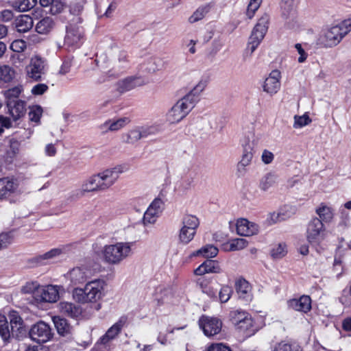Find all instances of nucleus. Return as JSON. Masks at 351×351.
<instances>
[{"mask_svg":"<svg viewBox=\"0 0 351 351\" xmlns=\"http://www.w3.org/2000/svg\"><path fill=\"white\" fill-rule=\"evenodd\" d=\"M23 91V87L21 84L4 90L3 94L5 99L6 104L19 101V97Z\"/></svg>","mask_w":351,"mask_h":351,"instance_id":"473e14b6","label":"nucleus"},{"mask_svg":"<svg viewBox=\"0 0 351 351\" xmlns=\"http://www.w3.org/2000/svg\"><path fill=\"white\" fill-rule=\"evenodd\" d=\"M12 243V237L8 233L0 234V250L7 247Z\"/></svg>","mask_w":351,"mask_h":351,"instance_id":"774afa93","label":"nucleus"},{"mask_svg":"<svg viewBox=\"0 0 351 351\" xmlns=\"http://www.w3.org/2000/svg\"><path fill=\"white\" fill-rule=\"evenodd\" d=\"M164 205L165 203L160 198L154 199L144 213L142 220L143 226L154 224L161 215Z\"/></svg>","mask_w":351,"mask_h":351,"instance_id":"f8f14e48","label":"nucleus"},{"mask_svg":"<svg viewBox=\"0 0 351 351\" xmlns=\"http://www.w3.org/2000/svg\"><path fill=\"white\" fill-rule=\"evenodd\" d=\"M182 328H168L166 333L162 332H159L157 337V341L162 345H167L169 343L167 335L173 333L175 330H180Z\"/></svg>","mask_w":351,"mask_h":351,"instance_id":"052dcab7","label":"nucleus"},{"mask_svg":"<svg viewBox=\"0 0 351 351\" xmlns=\"http://www.w3.org/2000/svg\"><path fill=\"white\" fill-rule=\"evenodd\" d=\"M48 88V86L45 84H38L32 87L31 93L34 95H42Z\"/></svg>","mask_w":351,"mask_h":351,"instance_id":"0e129e2a","label":"nucleus"},{"mask_svg":"<svg viewBox=\"0 0 351 351\" xmlns=\"http://www.w3.org/2000/svg\"><path fill=\"white\" fill-rule=\"evenodd\" d=\"M199 326L206 336L213 337L220 332L222 322L217 317L202 316L199 319Z\"/></svg>","mask_w":351,"mask_h":351,"instance_id":"ddd939ff","label":"nucleus"},{"mask_svg":"<svg viewBox=\"0 0 351 351\" xmlns=\"http://www.w3.org/2000/svg\"><path fill=\"white\" fill-rule=\"evenodd\" d=\"M125 171L122 165L106 169L86 178L82 184L84 192L104 191L111 187L118 180L120 174Z\"/></svg>","mask_w":351,"mask_h":351,"instance_id":"f257e3e1","label":"nucleus"},{"mask_svg":"<svg viewBox=\"0 0 351 351\" xmlns=\"http://www.w3.org/2000/svg\"><path fill=\"white\" fill-rule=\"evenodd\" d=\"M228 245L230 251H237L245 248L247 241L245 239L237 238L230 241Z\"/></svg>","mask_w":351,"mask_h":351,"instance_id":"864d4df0","label":"nucleus"},{"mask_svg":"<svg viewBox=\"0 0 351 351\" xmlns=\"http://www.w3.org/2000/svg\"><path fill=\"white\" fill-rule=\"evenodd\" d=\"M262 0H250L247 8L246 15L248 19H251L254 17L255 12L259 8Z\"/></svg>","mask_w":351,"mask_h":351,"instance_id":"bf43d9fd","label":"nucleus"},{"mask_svg":"<svg viewBox=\"0 0 351 351\" xmlns=\"http://www.w3.org/2000/svg\"><path fill=\"white\" fill-rule=\"evenodd\" d=\"M23 192L20 182L14 178H0V198H8Z\"/></svg>","mask_w":351,"mask_h":351,"instance_id":"9b49d317","label":"nucleus"},{"mask_svg":"<svg viewBox=\"0 0 351 351\" xmlns=\"http://www.w3.org/2000/svg\"><path fill=\"white\" fill-rule=\"evenodd\" d=\"M10 114L14 121L20 119L26 110V103L23 100L14 101L7 104Z\"/></svg>","mask_w":351,"mask_h":351,"instance_id":"cd10ccee","label":"nucleus"},{"mask_svg":"<svg viewBox=\"0 0 351 351\" xmlns=\"http://www.w3.org/2000/svg\"><path fill=\"white\" fill-rule=\"evenodd\" d=\"M40 285L37 281L27 282L25 285L21 287V292L25 294H32L36 300V292L40 289Z\"/></svg>","mask_w":351,"mask_h":351,"instance_id":"09e8293b","label":"nucleus"},{"mask_svg":"<svg viewBox=\"0 0 351 351\" xmlns=\"http://www.w3.org/2000/svg\"><path fill=\"white\" fill-rule=\"evenodd\" d=\"M252 158V148L250 145L245 146L244 147L241 159L237 166V174L238 176H243L245 174L247 171L246 167L251 164Z\"/></svg>","mask_w":351,"mask_h":351,"instance_id":"b1692460","label":"nucleus"},{"mask_svg":"<svg viewBox=\"0 0 351 351\" xmlns=\"http://www.w3.org/2000/svg\"><path fill=\"white\" fill-rule=\"evenodd\" d=\"M199 226V219L193 215H186L183 217L182 220V226L186 228H191V230L197 231Z\"/></svg>","mask_w":351,"mask_h":351,"instance_id":"c03bdc74","label":"nucleus"},{"mask_svg":"<svg viewBox=\"0 0 351 351\" xmlns=\"http://www.w3.org/2000/svg\"><path fill=\"white\" fill-rule=\"evenodd\" d=\"M33 25V19L29 15H21L15 20V27L16 31L20 33L29 32Z\"/></svg>","mask_w":351,"mask_h":351,"instance_id":"c85d7f7f","label":"nucleus"},{"mask_svg":"<svg viewBox=\"0 0 351 351\" xmlns=\"http://www.w3.org/2000/svg\"><path fill=\"white\" fill-rule=\"evenodd\" d=\"M248 315L246 311L238 309L231 311L230 316L232 323L238 328Z\"/></svg>","mask_w":351,"mask_h":351,"instance_id":"de8ad7c7","label":"nucleus"},{"mask_svg":"<svg viewBox=\"0 0 351 351\" xmlns=\"http://www.w3.org/2000/svg\"><path fill=\"white\" fill-rule=\"evenodd\" d=\"M60 312L72 318H77L82 314V308L77 304L69 302H61L58 304Z\"/></svg>","mask_w":351,"mask_h":351,"instance_id":"a878e982","label":"nucleus"},{"mask_svg":"<svg viewBox=\"0 0 351 351\" xmlns=\"http://www.w3.org/2000/svg\"><path fill=\"white\" fill-rule=\"evenodd\" d=\"M62 253L60 248H53L47 252L38 255L34 258V261L38 264L44 265L49 261L59 256Z\"/></svg>","mask_w":351,"mask_h":351,"instance_id":"e433bc0d","label":"nucleus"},{"mask_svg":"<svg viewBox=\"0 0 351 351\" xmlns=\"http://www.w3.org/2000/svg\"><path fill=\"white\" fill-rule=\"evenodd\" d=\"M289 309L306 313L311 309V298L310 296L303 295L298 298H292L287 302Z\"/></svg>","mask_w":351,"mask_h":351,"instance_id":"6ab92c4d","label":"nucleus"},{"mask_svg":"<svg viewBox=\"0 0 351 351\" xmlns=\"http://www.w3.org/2000/svg\"><path fill=\"white\" fill-rule=\"evenodd\" d=\"M315 213L324 224L330 223L335 215L334 210L324 203H322L316 208Z\"/></svg>","mask_w":351,"mask_h":351,"instance_id":"bb28decb","label":"nucleus"},{"mask_svg":"<svg viewBox=\"0 0 351 351\" xmlns=\"http://www.w3.org/2000/svg\"><path fill=\"white\" fill-rule=\"evenodd\" d=\"M207 274H219L221 269L219 263L213 260H207L202 263Z\"/></svg>","mask_w":351,"mask_h":351,"instance_id":"603ef678","label":"nucleus"},{"mask_svg":"<svg viewBox=\"0 0 351 351\" xmlns=\"http://www.w3.org/2000/svg\"><path fill=\"white\" fill-rule=\"evenodd\" d=\"M59 289L57 285L40 286L36 293V300L43 302L53 303L59 299Z\"/></svg>","mask_w":351,"mask_h":351,"instance_id":"dca6fc26","label":"nucleus"},{"mask_svg":"<svg viewBox=\"0 0 351 351\" xmlns=\"http://www.w3.org/2000/svg\"><path fill=\"white\" fill-rule=\"evenodd\" d=\"M258 231V226L245 219H240L237 222V232L241 236L250 237L256 234Z\"/></svg>","mask_w":351,"mask_h":351,"instance_id":"4be33fe9","label":"nucleus"},{"mask_svg":"<svg viewBox=\"0 0 351 351\" xmlns=\"http://www.w3.org/2000/svg\"><path fill=\"white\" fill-rule=\"evenodd\" d=\"M29 335L32 341L40 344L49 341L52 338L53 333L49 324L40 321L32 326Z\"/></svg>","mask_w":351,"mask_h":351,"instance_id":"1a4fd4ad","label":"nucleus"},{"mask_svg":"<svg viewBox=\"0 0 351 351\" xmlns=\"http://www.w3.org/2000/svg\"><path fill=\"white\" fill-rule=\"evenodd\" d=\"M81 23V18L77 17L75 21H73L66 27L64 46L69 51L80 47L85 40L84 28L78 24Z\"/></svg>","mask_w":351,"mask_h":351,"instance_id":"39448f33","label":"nucleus"},{"mask_svg":"<svg viewBox=\"0 0 351 351\" xmlns=\"http://www.w3.org/2000/svg\"><path fill=\"white\" fill-rule=\"evenodd\" d=\"M208 81L207 79H200L195 86L184 97L195 106L196 104L199 100L200 95L208 86Z\"/></svg>","mask_w":351,"mask_h":351,"instance_id":"aec40b11","label":"nucleus"},{"mask_svg":"<svg viewBox=\"0 0 351 351\" xmlns=\"http://www.w3.org/2000/svg\"><path fill=\"white\" fill-rule=\"evenodd\" d=\"M75 64V60L73 56H67L64 57L62 60V64L57 72V75L59 76H66L72 71Z\"/></svg>","mask_w":351,"mask_h":351,"instance_id":"7c9ffc66","label":"nucleus"},{"mask_svg":"<svg viewBox=\"0 0 351 351\" xmlns=\"http://www.w3.org/2000/svg\"><path fill=\"white\" fill-rule=\"evenodd\" d=\"M143 138L138 126L134 127L127 133L123 134V141L130 144L136 143L140 139Z\"/></svg>","mask_w":351,"mask_h":351,"instance_id":"37998d69","label":"nucleus"},{"mask_svg":"<svg viewBox=\"0 0 351 351\" xmlns=\"http://www.w3.org/2000/svg\"><path fill=\"white\" fill-rule=\"evenodd\" d=\"M15 70L7 64L0 65V83H10L15 77Z\"/></svg>","mask_w":351,"mask_h":351,"instance_id":"c9c22d12","label":"nucleus"},{"mask_svg":"<svg viewBox=\"0 0 351 351\" xmlns=\"http://www.w3.org/2000/svg\"><path fill=\"white\" fill-rule=\"evenodd\" d=\"M287 253V245L284 243L275 245L271 250L270 254L274 259H281Z\"/></svg>","mask_w":351,"mask_h":351,"instance_id":"a18cd8bd","label":"nucleus"},{"mask_svg":"<svg viewBox=\"0 0 351 351\" xmlns=\"http://www.w3.org/2000/svg\"><path fill=\"white\" fill-rule=\"evenodd\" d=\"M127 322V318L121 317L116 323H114L106 332L99 339L96 344L93 351H98L99 348L101 346H106L110 341L115 339L121 331Z\"/></svg>","mask_w":351,"mask_h":351,"instance_id":"4468645a","label":"nucleus"},{"mask_svg":"<svg viewBox=\"0 0 351 351\" xmlns=\"http://www.w3.org/2000/svg\"><path fill=\"white\" fill-rule=\"evenodd\" d=\"M141 136L143 138H147L150 135L156 134L158 132V128L156 125H141L138 126Z\"/></svg>","mask_w":351,"mask_h":351,"instance_id":"13d9d810","label":"nucleus"},{"mask_svg":"<svg viewBox=\"0 0 351 351\" xmlns=\"http://www.w3.org/2000/svg\"><path fill=\"white\" fill-rule=\"evenodd\" d=\"M130 122V118L126 117L119 118L117 120L109 119L101 124L99 126V129L103 133H106L110 131H117L124 128Z\"/></svg>","mask_w":351,"mask_h":351,"instance_id":"5701e85b","label":"nucleus"},{"mask_svg":"<svg viewBox=\"0 0 351 351\" xmlns=\"http://www.w3.org/2000/svg\"><path fill=\"white\" fill-rule=\"evenodd\" d=\"M194 107V105L183 97L168 111L167 120L170 123H177L185 118Z\"/></svg>","mask_w":351,"mask_h":351,"instance_id":"6e6552de","label":"nucleus"},{"mask_svg":"<svg viewBox=\"0 0 351 351\" xmlns=\"http://www.w3.org/2000/svg\"><path fill=\"white\" fill-rule=\"evenodd\" d=\"M8 317L12 328H16L19 329L22 327L23 321L19 312L16 311H10L8 313Z\"/></svg>","mask_w":351,"mask_h":351,"instance_id":"5fc2aeb1","label":"nucleus"},{"mask_svg":"<svg viewBox=\"0 0 351 351\" xmlns=\"http://www.w3.org/2000/svg\"><path fill=\"white\" fill-rule=\"evenodd\" d=\"M295 48L300 55L298 58V62L300 63H302L306 61L308 53L306 52L305 49L303 47L302 45L300 43H297L295 45Z\"/></svg>","mask_w":351,"mask_h":351,"instance_id":"69168bd1","label":"nucleus"},{"mask_svg":"<svg viewBox=\"0 0 351 351\" xmlns=\"http://www.w3.org/2000/svg\"><path fill=\"white\" fill-rule=\"evenodd\" d=\"M210 3L199 6L189 18V22L190 23H194L202 20L210 12Z\"/></svg>","mask_w":351,"mask_h":351,"instance_id":"4c0bfd02","label":"nucleus"},{"mask_svg":"<svg viewBox=\"0 0 351 351\" xmlns=\"http://www.w3.org/2000/svg\"><path fill=\"white\" fill-rule=\"evenodd\" d=\"M232 292V287L228 285H223L219 292L217 300L221 303H226L230 300Z\"/></svg>","mask_w":351,"mask_h":351,"instance_id":"4d7b16f0","label":"nucleus"},{"mask_svg":"<svg viewBox=\"0 0 351 351\" xmlns=\"http://www.w3.org/2000/svg\"><path fill=\"white\" fill-rule=\"evenodd\" d=\"M146 83L147 80L141 76H130L118 81L116 87L119 93H123Z\"/></svg>","mask_w":351,"mask_h":351,"instance_id":"f3484780","label":"nucleus"},{"mask_svg":"<svg viewBox=\"0 0 351 351\" xmlns=\"http://www.w3.org/2000/svg\"><path fill=\"white\" fill-rule=\"evenodd\" d=\"M45 60L40 56H34L31 58L29 64L25 68L27 77L33 81L41 80L45 73Z\"/></svg>","mask_w":351,"mask_h":351,"instance_id":"9d476101","label":"nucleus"},{"mask_svg":"<svg viewBox=\"0 0 351 351\" xmlns=\"http://www.w3.org/2000/svg\"><path fill=\"white\" fill-rule=\"evenodd\" d=\"M278 183V176L273 172L265 174L259 181V188L261 191H266L274 186Z\"/></svg>","mask_w":351,"mask_h":351,"instance_id":"c756f323","label":"nucleus"},{"mask_svg":"<svg viewBox=\"0 0 351 351\" xmlns=\"http://www.w3.org/2000/svg\"><path fill=\"white\" fill-rule=\"evenodd\" d=\"M160 60L156 58H150L141 65L143 72L153 73L160 69Z\"/></svg>","mask_w":351,"mask_h":351,"instance_id":"ea45409f","label":"nucleus"},{"mask_svg":"<svg viewBox=\"0 0 351 351\" xmlns=\"http://www.w3.org/2000/svg\"><path fill=\"white\" fill-rule=\"evenodd\" d=\"M37 3V0H16L12 3V8L21 12L29 11L33 8Z\"/></svg>","mask_w":351,"mask_h":351,"instance_id":"a19ab883","label":"nucleus"},{"mask_svg":"<svg viewBox=\"0 0 351 351\" xmlns=\"http://www.w3.org/2000/svg\"><path fill=\"white\" fill-rule=\"evenodd\" d=\"M43 114V108L40 106H32L29 107L28 113L29 119L34 122L35 125L40 123V119Z\"/></svg>","mask_w":351,"mask_h":351,"instance_id":"49530a36","label":"nucleus"},{"mask_svg":"<svg viewBox=\"0 0 351 351\" xmlns=\"http://www.w3.org/2000/svg\"><path fill=\"white\" fill-rule=\"evenodd\" d=\"M218 249L213 245H206L200 249L193 252L190 257L202 256L205 258H214L218 254Z\"/></svg>","mask_w":351,"mask_h":351,"instance_id":"f704fd0d","label":"nucleus"},{"mask_svg":"<svg viewBox=\"0 0 351 351\" xmlns=\"http://www.w3.org/2000/svg\"><path fill=\"white\" fill-rule=\"evenodd\" d=\"M197 231L191 228L181 227L178 233L179 242L183 245L189 244L195 237Z\"/></svg>","mask_w":351,"mask_h":351,"instance_id":"79ce46f5","label":"nucleus"},{"mask_svg":"<svg viewBox=\"0 0 351 351\" xmlns=\"http://www.w3.org/2000/svg\"><path fill=\"white\" fill-rule=\"evenodd\" d=\"M197 285L202 292L213 300H217V289L215 287L213 280L206 277L199 278Z\"/></svg>","mask_w":351,"mask_h":351,"instance_id":"412c9836","label":"nucleus"},{"mask_svg":"<svg viewBox=\"0 0 351 351\" xmlns=\"http://www.w3.org/2000/svg\"><path fill=\"white\" fill-rule=\"evenodd\" d=\"M207 351H232L230 347L224 345L222 343H217L211 344L208 348Z\"/></svg>","mask_w":351,"mask_h":351,"instance_id":"338daca9","label":"nucleus"},{"mask_svg":"<svg viewBox=\"0 0 351 351\" xmlns=\"http://www.w3.org/2000/svg\"><path fill=\"white\" fill-rule=\"evenodd\" d=\"M280 72L278 70H273L263 82V90L269 95L276 94L280 88Z\"/></svg>","mask_w":351,"mask_h":351,"instance_id":"a211bd4d","label":"nucleus"},{"mask_svg":"<svg viewBox=\"0 0 351 351\" xmlns=\"http://www.w3.org/2000/svg\"><path fill=\"white\" fill-rule=\"evenodd\" d=\"M134 242H117L106 245L101 251L103 260L109 265H119L132 254Z\"/></svg>","mask_w":351,"mask_h":351,"instance_id":"20e7f679","label":"nucleus"},{"mask_svg":"<svg viewBox=\"0 0 351 351\" xmlns=\"http://www.w3.org/2000/svg\"><path fill=\"white\" fill-rule=\"evenodd\" d=\"M326 235L324 224L317 217H313L306 225V237L308 242L313 245H318Z\"/></svg>","mask_w":351,"mask_h":351,"instance_id":"0eeeda50","label":"nucleus"},{"mask_svg":"<svg viewBox=\"0 0 351 351\" xmlns=\"http://www.w3.org/2000/svg\"><path fill=\"white\" fill-rule=\"evenodd\" d=\"M53 27L54 21L53 19L46 16L36 23L35 29L40 34H47L53 29Z\"/></svg>","mask_w":351,"mask_h":351,"instance_id":"2f4dec72","label":"nucleus"},{"mask_svg":"<svg viewBox=\"0 0 351 351\" xmlns=\"http://www.w3.org/2000/svg\"><path fill=\"white\" fill-rule=\"evenodd\" d=\"M269 17L264 14L258 19L249 37L245 53L251 56L263 41L269 27Z\"/></svg>","mask_w":351,"mask_h":351,"instance_id":"423d86ee","label":"nucleus"},{"mask_svg":"<svg viewBox=\"0 0 351 351\" xmlns=\"http://www.w3.org/2000/svg\"><path fill=\"white\" fill-rule=\"evenodd\" d=\"M271 351H302V348L295 343L282 340L274 345Z\"/></svg>","mask_w":351,"mask_h":351,"instance_id":"58836bf2","label":"nucleus"},{"mask_svg":"<svg viewBox=\"0 0 351 351\" xmlns=\"http://www.w3.org/2000/svg\"><path fill=\"white\" fill-rule=\"evenodd\" d=\"M289 209H292L291 207L285 206L283 208H282L278 213H273L271 214V220L274 222H278L280 221L285 220L287 218L291 217V215L293 213V212H289V213H285L284 211L287 212Z\"/></svg>","mask_w":351,"mask_h":351,"instance_id":"3c124183","label":"nucleus"},{"mask_svg":"<svg viewBox=\"0 0 351 351\" xmlns=\"http://www.w3.org/2000/svg\"><path fill=\"white\" fill-rule=\"evenodd\" d=\"M106 282L96 279L86 282L84 288H75L73 291V298L78 302L95 303L104 296Z\"/></svg>","mask_w":351,"mask_h":351,"instance_id":"f03ea898","label":"nucleus"},{"mask_svg":"<svg viewBox=\"0 0 351 351\" xmlns=\"http://www.w3.org/2000/svg\"><path fill=\"white\" fill-rule=\"evenodd\" d=\"M235 289L239 298L245 302H249L252 300V289L247 280L243 278H239L235 282Z\"/></svg>","mask_w":351,"mask_h":351,"instance_id":"393cba45","label":"nucleus"},{"mask_svg":"<svg viewBox=\"0 0 351 351\" xmlns=\"http://www.w3.org/2000/svg\"><path fill=\"white\" fill-rule=\"evenodd\" d=\"M351 31V20L348 19L338 25L323 29L318 38V44L324 47L337 45L343 38Z\"/></svg>","mask_w":351,"mask_h":351,"instance_id":"7ed1b4c3","label":"nucleus"},{"mask_svg":"<svg viewBox=\"0 0 351 351\" xmlns=\"http://www.w3.org/2000/svg\"><path fill=\"white\" fill-rule=\"evenodd\" d=\"M311 123V119L307 114L302 116L295 115L293 127L295 129L302 128Z\"/></svg>","mask_w":351,"mask_h":351,"instance_id":"6e6d98bb","label":"nucleus"},{"mask_svg":"<svg viewBox=\"0 0 351 351\" xmlns=\"http://www.w3.org/2000/svg\"><path fill=\"white\" fill-rule=\"evenodd\" d=\"M0 336L4 341L9 339L10 333L5 316L0 313Z\"/></svg>","mask_w":351,"mask_h":351,"instance_id":"8fccbe9b","label":"nucleus"},{"mask_svg":"<svg viewBox=\"0 0 351 351\" xmlns=\"http://www.w3.org/2000/svg\"><path fill=\"white\" fill-rule=\"evenodd\" d=\"M52 319L58 334L64 336L71 332V326L66 319L60 316H54Z\"/></svg>","mask_w":351,"mask_h":351,"instance_id":"72a5a7b5","label":"nucleus"},{"mask_svg":"<svg viewBox=\"0 0 351 351\" xmlns=\"http://www.w3.org/2000/svg\"><path fill=\"white\" fill-rule=\"evenodd\" d=\"M93 274V269L87 265H81L73 268L67 274V278L73 285L82 284L91 278Z\"/></svg>","mask_w":351,"mask_h":351,"instance_id":"2eb2a0df","label":"nucleus"},{"mask_svg":"<svg viewBox=\"0 0 351 351\" xmlns=\"http://www.w3.org/2000/svg\"><path fill=\"white\" fill-rule=\"evenodd\" d=\"M26 42L22 39H17L14 40L10 45V49L14 52L21 53L24 51L26 49Z\"/></svg>","mask_w":351,"mask_h":351,"instance_id":"680f3d73","label":"nucleus"},{"mask_svg":"<svg viewBox=\"0 0 351 351\" xmlns=\"http://www.w3.org/2000/svg\"><path fill=\"white\" fill-rule=\"evenodd\" d=\"M253 323H254V322H253L252 317L250 315H248L246 317V318L243 321V322L241 324V325H239L238 328L243 331L251 332L252 331L251 328L253 326Z\"/></svg>","mask_w":351,"mask_h":351,"instance_id":"e2e57ef3","label":"nucleus"}]
</instances>
